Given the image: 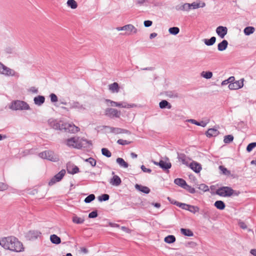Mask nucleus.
Instances as JSON below:
<instances>
[{
  "label": "nucleus",
  "instance_id": "nucleus-1",
  "mask_svg": "<svg viewBox=\"0 0 256 256\" xmlns=\"http://www.w3.org/2000/svg\"><path fill=\"white\" fill-rule=\"evenodd\" d=\"M0 245L5 249L20 252L24 250L22 242L14 236L4 238L0 240Z\"/></svg>",
  "mask_w": 256,
  "mask_h": 256
},
{
  "label": "nucleus",
  "instance_id": "nucleus-2",
  "mask_svg": "<svg viewBox=\"0 0 256 256\" xmlns=\"http://www.w3.org/2000/svg\"><path fill=\"white\" fill-rule=\"evenodd\" d=\"M64 144L68 147H72L78 149L86 148L88 144H92L90 141L80 137H72L68 138L64 140Z\"/></svg>",
  "mask_w": 256,
  "mask_h": 256
},
{
  "label": "nucleus",
  "instance_id": "nucleus-3",
  "mask_svg": "<svg viewBox=\"0 0 256 256\" xmlns=\"http://www.w3.org/2000/svg\"><path fill=\"white\" fill-rule=\"evenodd\" d=\"M9 108L14 110H29L30 109V107L27 102L20 100H16L12 102Z\"/></svg>",
  "mask_w": 256,
  "mask_h": 256
},
{
  "label": "nucleus",
  "instance_id": "nucleus-4",
  "mask_svg": "<svg viewBox=\"0 0 256 256\" xmlns=\"http://www.w3.org/2000/svg\"><path fill=\"white\" fill-rule=\"evenodd\" d=\"M38 156L44 159H46L52 162H56L59 160L58 156L52 150H45L40 152Z\"/></svg>",
  "mask_w": 256,
  "mask_h": 256
},
{
  "label": "nucleus",
  "instance_id": "nucleus-5",
  "mask_svg": "<svg viewBox=\"0 0 256 256\" xmlns=\"http://www.w3.org/2000/svg\"><path fill=\"white\" fill-rule=\"evenodd\" d=\"M68 106H70L69 108L65 106H61L60 108L66 112H68L70 109H76L80 112H82L86 110L85 106L78 101H70L68 102Z\"/></svg>",
  "mask_w": 256,
  "mask_h": 256
},
{
  "label": "nucleus",
  "instance_id": "nucleus-6",
  "mask_svg": "<svg viewBox=\"0 0 256 256\" xmlns=\"http://www.w3.org/2000/svg\"><path fill=\"white\" fill-rule=\"evenodd\" d=\"M234 192V190L230 187L222 186L216 190V194L221 196L228 197L232 196Z\"/></svg>",
  "mask_w": 256,
  "mask_h": 256
},
{
  "label": "nucleus",
  "instance_id": "nucleus-7",
  "mask_svg": "<svg viewBox=\"0 0 256 256\" xmlns=\"http://www.w3.org/2000/svg\"><path fill=\"white\" fill-rule=\"evenodd\" d=\"M106 102H108L110 104V106H116V107H120V108H134L136 106V104H128L126 102H116L112 101L110 100L106 99Z\"/></svg>",
  "mask_w": 256,
  "mask_h": 256
},
{
  "label": "nucleus",
  "instance_id": "nucleus-8",
  "mask_svg": "<svg viewBox=\"0 0 256 256\" xmlns=\"http://www.w3.org/2000/svg\"><path fill=\"white\" fill-rule=\"evenodd\" d=\"M0 74L6 76H18V73H16L14 70L6 66L0 62Z\"/></svg>",
  "mask_w": 256,
  "mask_h": 256
},
{
  "label": "nucleus",
  "instance_id": "nucleus-9",
  "mask_svg": "<svg viewBox=\"0 0 256 256\" xmlns=\"http://www.w3.org/2000/svg\"><path fill=\"white\" fill-rule=\"evenodd\" d=\"M104 114L110 118H119L121 115V112L115 108H107L104 111Z\"/></svg>",
  "mask_w": 256,
  "mask_h": 256
},
{
  "label": "nucleus",
  "instance_id": "nucleus-10",
  "mask_svg": "<svg viewBox=\"0 0 256 256\" xmlns=\"http://www.w3.org/2000/svg\"><path fill=\"white\" fill-rule=\"evenodd\" d=\"M102 127L104 129H110V133H112L114 134H130V132L129 130L124 128H114L107 126H103Z\"/></svg>",
  "mask_w": 256,
  "mask_h": 256
},
{
  "label": "nucleus",
  "instance_id": "nucleus-11",
  "mask_svg": "<svg viewBox=\"0 0 256 256\" xmlns=\"http://www.w3.org/2000/svg\"><path fill=\"white\" fill-rule=\"evenodd\" d=\"M62 128L64 132L70 133H76L80 130L78 127L69 123L62 124Z\"/></svg>",
  "mask_w": 256,
  "mask_h": 256
},
{
  "label": "nucleus",
  "instance_id": "nucleus-12",
  "mask_svg": "<svg viewBox=\"0 0 256 256\" xmlns=\"http://www.w3.org/2000/svg\"><path fill=\"white\" fill-rule=\"evenodd\" d=\"M66 174L65 170H62L58 173L56 174L48 182L49 186H52L57 182H58L62 180L64 176Z\"/></svg>",
  "mask_w": 256,
  "mask_h": 256
},
{
  "label": "nucleus",
  "instance_id": "nucleus-13",
  "mask_svg": "<svg viewBox=\"0 0 256 256\" xmlns=\"http://www.w3.org/2000/svg\"><path fill=\"white\" fill-rule=\"evenodd\" d=\"M166 159V160H160L159 162L154 161L153 163L156 166H158L164 170H168L171 168L172 164L168 158Z\"/></svg>",
  "mask_w": 256,
  "mask_h": 256
},
{
  "label": "nucleus",
  "instance_id": "nucleus-14",
  "mask_svg": "<svg viewBox=\"0 0 256 256\" xmlns=\"http://www.w3.org/2000/svg\"><path fill=\"white\" fill-rule=\"evenodd\" d=\"M244 78H241L228 84V88L230 90H236L241 88L244 86Z\"/></svg>",
  "mask_w": 256,
  "mask_h": 256
},
{
  "label": "nucleus",
  "instance_id": "nucleus-15",
  "mask_svg": "<svg viewBox=\"0 0 256 256\" xmlns=\"http://www.w3.org/2000/svg\"><path fill=\"white\" fill-rule=\"evenodd\" d=\"M66 170L68 174H76L80 172L79 168L70 162L66 164Z\"/></svg>",
  "mask_w": 256,
  "mask_h": 256
},
{
  "label": "nucleus",
  "instance_id": "nucleus-16",
  "mask_svg": "<svg viewBox=\"0 0 256 256\" xmlns=\"http://www.w3.org/2000/svg\"><path fill=\"white\" fill-rule=\"evenodd\" d=\"M41 234V232L38 230H31L26 234V236L28 240H34L40 236Z\"/></svg>",
  "mask_w": 256,
  "mask_h": 256
},
{
  "label": "nucleus",
  "instance_id": "nucleus-17",
  "mask_svg": "<svg viewBox=\"0 0 256 256\" xmlns=\"http://www.w3.org/2000/svg\"><path fill=\"white\" fill-rule=\"evenodd\" d=\"M216 32L221 38H223L228 33V28L226 26H218L216 28Z\"/></svg>",
  "mask_w": 256,
  "mask_h": 256
},
{
  "label": "nucleus",
  "instance_id": "nucleus-18",
  "mask_svg": "<svg viewBox=\"0 0 256 256\" xmlns=\"http://www.w3.org/2000/svg\"><path fill=\"white\" fill-rule=\"evenodd\" d=\"M48 122L51 127L56 130H63L62 128V124H61L56 120L50 119Z\"/></svg>",
  "mask_w": 256,
  "mask_h": 256
},
{
  "label": "nucleus",
  "instance_id": "nucleus-19",
  "mask_svg": "<svg viewBox=\"0 0 256 256\" xmlns=\"http://www.w3.org/2000/svg\"><path fill=\"white\" fill-rule=\"evenodd\" d=\"M124 30L126 31V34L130 35L132 34H136L138 30L132 24H128L124 26Z\"/></svg>",
  "mask_w": 256,
  "mask_h": 256
},
{
  "label": "nucleus",
  "instance_id": "nucleus-20",
  "mask_svg": "<svg viewBox=\"0 0 256 256\" xmlns=\"http://www.w3.org/2000/svg\"><path fill=\"white\" fill-rule=\"evenodd\" d=\"M219 131L214 128H209L206 132V135L208 138L216 136L218 135Z\"/></svg>",
  "mask_w": 256,
  "mask_h": 256
},
{
  "label": "nucleus",
  "instance_id": "nucleus-21",
  "mask_svg": "<svg viewBox=\"0 0 256 256\" xmlns=\"http://www.w3.org/2000/svg\"><path fill=\"white\" fill-rule=\"evenodd\" d=\"M34 103L38 106H41L45 102V98L42 96H38L34 98Z\"/></svg>",
  "mask_w": 256,
  "mask_h": 256
},
{
  "label": "nucleus",
  "instance_id": "nucleus-22",
  "mask_svg": "<svg viewBox=\"0 0 256 256\" xmlns=\"http://www.w3.org/2000/svg\"><path fill=\"white\" fill-rule=\"evenodd\" d=\"M134 187L136 190L146 194H148L150 192V189L146 186L136 184Z\"/></svg>",
  "mask_w": 256,
  "mask_h": 256
},
{
  "label": "nucleus",
  "instance_id": "nucleus-23",
  "mask_svg": "<svg viewBox=\"0 0 256 256\" xmlns=\"http://www.w3.org/2000/svg\"><path fill=\"white\" fill-rule=\"evenodd\" d=\"M190 168L192 170L196 173H198L202 170L201 165L196 162H192L190 164Z\"/></svg>",
  "mask_w": 256,
  "mask_h": 256
},
{
  "label": "nucleus",
  "instance_id": "nucleus-24",
  "mask_svg": "<svg viewBox=\"0 0 256 256\" xmlns=\"http://www.w3.org/2000/svg\"><path fill=\"white\" fill-rule=\"evenodd\" d=\"M108 89L113 93L118 92H119L120 87L118 84L117 82H114L108 85Z\"/></svg>",
  "mask_w": 256,
  "mask_h": 256
},
{
  "label": "nucleus",
  "instance_id": "nucleus-25",
  "mask_svg": "<svg viewBox=\"0 0 256 256\" xmlns=\"http://www.w3.org/2000/svg\"><path fill=\"white\" fill-rule=\"evenodd\" d=\"M122 180L120 178L116 175L114 176L111 179L110 183L114 186H118L120 184Z\"/></svg>",
  "mask_w": 256,
  "mask_h": 256
},
{
  "label": "nucleus",
  "instance_id": "nucleus-26",
  "mask_svg": "<svg viewBox=\"0 0 256 256\" xmlns=\"http://www.w3.org/2000/svg\"><path fill=\"white\" fill-rule=\"evenodd\" d=\"M228 42L226 40H223L218 45V49L219 51H224L228 47Z\"/></svg>",
  "mask_w": 256,
  "mask_h": 256
},
{
  "label": "nucleus",
  "instance_id": "nucleus-27",
  "mask_svg": "<svg viewBox=\"0 0 256 256\" xmlns=\"http://www.w3.org/2000/svg\"><path fill=\"white\" fill-rule=\"evenodd\" d=\"M159 106L160 108L163 109L168 108L170 109L172 108V105L166 100H162L159 103Z\"/></svg>",
  "mask_w": 256,
  "mask_h": 256
},
{
  "label": "nucleus",
  "instance_id": "nucleus-28",
  "mask_svg": "<svg viewBox=\"0 0 256 256\" xmlns=\"http://www.w3.org/2000/svg\"><path fill=\"white\" fill-rule=\"evenodd\" d=\"M174 182L176 184L184 188L186 184V182L182 178H177L174 180Z\"/></svg>",
  "mask_w": 256,
  "mask_h": 256
},
{
  "label": "nucleus",
  "instance_id": "nucleus-29",
  "mask_svg": "<svg viewBox=\"0 0 256 256\" xmlns=\"http://www.w3.org/2000/svg\"><path fill=\"white\" fill-rule=\"evenodd\" d=\"M116 162L121 168H128V164L122 158H118Z\"/></svg>",
  "mask_w": 256,
  "mask_h": 256
},
{
  "label": "nucleus",
  "instance_id": "nucleus-30",
  "mask_svg": "<svg viewBox=\"0 0 256 256\" xmlns=\"http://www.w3.org/2000/svg\"><path fill=\"white\" fill-rule=\"evenodd\" d=\"M172 203L174 205L178 206L179 208H180L183 210H189L188 207L190 206V204H186L184 203H182V202H178L177 201H174V202H172Z\"/></svg>",
  "mask_w": 256,
  "mask_h": 256
},
{
  "label": "nucleus",
  "instance_id": "nucleus-31",
  "mask_svg": "<svg viewBox=\"0 0 256 256\" xmlns=\"http://www.w3.org/2000/svg\"><path fill=\"white\" fill-rule=\"evenodd\" d=\"M214 206L218 210H223L226 207L224 202L222 200H216L214 204Z\"/></svg>",
  "mask_w": 256,
  "mask_h": 256
},
{
  "label": "nucleus",
  "instance_id": "nucleus-32",
  "mask_svg": "<svg viewBox=\"0 0 256 256\" xmlns=\"http://www.w3.org/2000/svg\"><path fill=\"white\" fill-rule=\"evenodd\" d=\"M50 240L52 244H60L61 242L60 238L54 234L50 236Z\"/></svg>",
  "mask_w": 256,
  "mask_h": 256
},
{
  "label": "nucleus",
  "instance_id": "nucleus-33",
  "mask_svg": "<svg viewBox=\"0 0 256 256\" xmlns=\"http://www.w3.org/2000/svg\"><path fill=\"white\" fill-rule=\"evenodd\" d=\"M216 41V38L215 36H212L210 39H204V44L208 46H212Z\"/></svg>",
  "mask_w": 256,
  "mask_h": 256
},
{
  "label": "nucleus",
  "instance_id": "nucleus-34",
  "mask_svg": "<svg viewBox=\"0 0 256 256\" xmlns=\"http://www.w3.org/2000/svg\"><path fill=\"white\" fill-rule=\"evenodd\" d=\"M188 122H191L192 124H196V125L198 126H201L202 127H205L207 124V122H206L204 121H201L200 122H198L194 119H190V120H188Z\"/></svg>",
  "mask_w": 256,
  "mask_h": 256
},
{
  "label": "nucleus",
  "instance_id": "nucleus-35",
  "mask_svg": "<svg viewBox=\"0 0 256 256\" xmlns=\"http://www.w3.org/2000/svg\"><path fill=\"white\" fill-rule=\"evenodd\" d=\"M180 232L182 234L186 236H194L193 232L189 229L182 228L180 229Z\"/></svg>",
  "mask_w": 256,
  "mask_h": 256
},
{
  "label": "nucleus",
  "instance_id": "nucleus-36",
  "mask_svg": "<svg viewBox=\"0 0 256 256\" xmlns=\"http://www.w3.org/2000/svg\"><path fill=\"white\" fill-rule=\"evenodd\" d=\"M254 28L253 26H247L244 28V32L246 36H249L253 34L254 32Z\"/></svg>",
  "mask_w": 256,
  "mask_h": 256
},
{
  "label": "nucleus",
  "instance_id": "nucleus-37",
  "mask_svg": "<svg viewBox=\"0 0 256 256\" xmlns=\"http://www.w3.org/2000/svg\"><path fill=\"white\" fill-rule=\"evenodd\" d=\"M178 158L179 161L181 162L182 164L187 165L188 164V162L186 160V158L185 154H178Z\"/></svg>",
  "mask_w": 256,
  "mask_h": 256
},
{
  "label": "nucleus",
  "instance_id": "nucleus-38",
  "mask_svg": "<svg viewBox=\"0 0 256 256\" xmlns=\"http://www.w3.org/2000/svg\"><path fill=\"white\" fill-rule=\"evenodd\" d=\"M72 220L73 222L76 224H82L84 223V220L83 218L78 217L76 216H74L72 217Z\"/></svg>",
  "mask_w": 256,
  "mask_h": 256
},
{
  "label": "nucleus",
  "instance_id": "nucleus-39",
  "mask_svg": "<svg viewBox=\"0 0 256 256\" xmlns=\"http://www.w3.org/2000/svg\"><path fill=\"white\" fill-rule=\"evenodd\" d=\"M176 241V238L173 235H169L164 238V242L168 244H172Z\"/></svg>",
  "mask_w": 256,
  "mask_h": 256
},
{
  "label": "nucleus",
  "instance_id": "nucleus-40",
  "mask_svg": "<svg viewBox=\"0 0 256 256\" xmlns=\"http://www.w3.org/2000/svg\"><path fill=\"white\" fill-rule=\"evenodd\" d=\"M178 10H181L183 11H189L190 10V4L185 3L181 6L179 8H176Z\"/></svg>",
  "mask_w": 256,
  "mask_h": 256
},
{
  "label": "nucleus",
  "instance_id": "nucleus-41",
  "mask_svg": "<svg viewBox=\"0 0 256 256\" xmlns=\"http://www.w3.org/2000/svg\"><path fill=\"white\" fill-rule=\"evenodd\" d=\"M190 10L191 9H196L199 8H203L205 6V3H202V6L200 5V4L194 2L192 4H190Z\"/></svg>",
  "mask_w": 256,
  "mask_h": 256
},
{
  "label": "nucleus",
  "instance_id": "nucleus-42",
  "mask_svg": "<svg viewBox=\"0 0 256 256\" xmlns=\"http://www.w3.org/2000/svg\"><path fill=\"white\" fill-rule=\"evenodd\" d=\"M67 4L72 9H75L78 6L77 3L74 0H68L67 1Z\"/></svg>",
  "mask_w": 256,
  "mask_h": 256
},
{
  "label": "nucleus",
  "instance_id": "nucleus-43",
  "mask_svg": "<svg viewBox=\"0 0 256 256\" xmlns=\"http://www.w3.org/2000/svg\"><path fill=\"white\" fill-rule=\"evenodd\" d=\"M201 76L206 79H210L212 76V73L211 72H202L201 73Z\"/></svg>",
  "mask_w": 256,
  "mask_h": 256
},
{
  "label": "nucleus",
  "instance_id": "nucleus-44",
  "mask_svg": "<svg viewBox=\"0 0 256 256\" xmlns=\"http://www.w3.org/2000/svg\"><path fill=\"white\" fill-rule=\"evenodd\" d=\"M188 209L189 210H188L189 212H190L194 214L197 212H198L200 210V208L198 206H192V205H190V204L188 207Z\"/></svg>",
  "mask_w": 256,
  "mask_h": 256
},
{
  "label": "nucleus",
  "instance_id": "nucleus-45",
  "mask_svg": "<svg viewBox=\"0 0 256 256\" xmlns=\"http://www.w3.org/2000/svg\"><path fill=\"white\" fill-rule=\"evenodd\" d=\"M167 96L170 98H176L178 97V94L177 92L172 91H168L166 92Z\"/></svg>",
  "mask_w": 256,
  "mask_h": 256
},
{
  "label": "nucleus",
  "instance_id": "nucleus-46",
  "mask_svg": "<svg viewBox=\"0 0 256 256\" xmlns=\"http://www.w3.org/2000/svg\"><path fill=\"white\" fill-rule=\"evenodd\" d=\"M168 32L172 34L176 35L180 32V29L178 27H172L169 28Z\"/></svg>",
  "mask_w": 256,
  "mask_h": 256
},
{
  "label": "nucleus",
  "instance_id": "nucleus-47",
  "mask_svg": "<svg viewBox=\"0 0 256 256\" xmlns=\"http://www.w3.org/2000/svg\"><path fill=\"white\" fill-rule=\"evenodd\" d=\"M95 198L96 197L94 194H90L85 198L84 202L86 204L90 203L93 201Z\"/></svg>",
  "mask_w": 256,
  "mask_h": 256
},
{
  "label": "nucleus",
  "instance_id": "nucleus-48",
  "mask_svg": "<svg viewBox=\"0 0 256 256\" xmlns=\"http://www.w3.org/2000/svg\"><path fill=\"white\" fill-rule=\"evenodd\" d=\"M102 154L107 158H110L112 156L111 152L107 148H102Z\"/></svg>",
  "mask_w": 256,
  "mask_h": 256
},
{
  "label": "nucleus",
  "instance_id": "nucleus-49",
  "mask_svg": "<svg viewBox=\"0 0 256 256\" xmlns=\"http://www.w3.org/2000/svg\"><path fill=\"white\" fill-rule=\"evenodd\" d=\"M234 140V136L232 135H227L224 136V142L225 144H229L232 142Z\"/></svg>",
  "mask_w": 256,
  "mask_h": 256
},
{
  "label": "nucleus",
  "instance_id": "nucleus-50",
  "mask_svg": "<svg viewBox=\"0 0 256 256\" xmlns=\"http://www.w3.org/2000/svg\"><path fill=\"white\" fill-rule=\"evenodd\" d=\"M110 198V196L108 194H102L101 196H99L98 199L99 201H106L108 200Z\"/></svg>",
  "mask_w": 256,
  "mask_h": 256
},
{
  "label": "nucleus",
  "instance_id": "nucleus-51",
  "mask_svg": "<svg viewBox=\"0 0 256 256\" xmlns=\"http://www.w3.org/2000/svg\"><path fill=\"white\" fill-rule=\"evenodd\" d=\"M256 147V142H253L249 144L246 147V151L248 152H250L253 148Z\"/></svg>",
  "mask_w": 256,
  "mask_h": 256
},
{
  "label": "nucleus",
  "instance_id": "nucleus-52",
  "mask_svg": "<svg viewBox=\"0 0 256 256\" xmlns=\"http://www.w3.org/2000/svg\"><path fill=\"white\" fill-rule=\"evenodd\" d=\"M50 98L52 103H54L58 102V96L52 93L50 94Z\"/></svg>",
  "mask_w": 256,
  "mask_h": 256
},
{
  "label": "nucleus",
  "instance_id": "nucleus-53",
  "mask_svg": "<svg viewBox=\"0 0 256 256\" xmlns=\"http://www.w3.org/2000/svg\"><path fill=\"white\" fill-rule=\"evenodd\" d=\"M117 143L119 144L124 146L130 144L131 143V142L128 141L126 140H124L122 139H119L118 140Z\"/></svg>",
  "mask_w": 256,
  "mask_h": 256
},
{
  "label": "nucleus",
  "instance_id": "nucleus-54",
  "mask_svg": "<svg viewBox=\"0 0 256 256\" xmlns=\"http://www.w3.org/2000/svg\"><path fill=\"white\" fill-rule=\"evenodd\" d=\"M85 161L88 162L92 166H94L96 165V160L92 158H89Z\"/></svg>",
  "mask_w": 256,
  "mask_h": 256
},
{
  "label": "nucleus",
  "instance_id": "nucleus-55",
  "mask_svg": "<svg viewBox=\"0 0 256 256\" xmlns=\"http://www.w3.org/2000/svg\"><path fill=\"white\" fill-rule=\"evenodd\" d=\"M184 189L187 190L191 194H194L196 190L194 188H192L191 186H190L188 184H186V186L184 188Z\"/></svg>",
  "mask_w": 256,
  "mask_h": 256
},
{
  "label": "nucleus",
  "instance_id": "nucleus-56",
  "mask_svg": "<svg viewBox=\"0 0 256 256\" xmlns=\"http://www.w3.org/2000/svg\"><path fill=\"white\" fill-rule=\"evenodd\" d=\"M98 216V212L97 210H94L92 212L88 214V218H96Z\"/></svg>",
  "mask_w": 256,
  "mask_h": 256
},
{
  "label": "nucleus",
  "instance_id": "nucleus-57",
  "mask_svg": "<svg viewBox=\"0 0 256 256\" xmlns=\"http://www.w3.org/2000/svg\"><path fill=\"white\" fill-rule=\"evenodd\" d=\"M8 186L3 182H0V191H4L7 190Z\"/></svg>",
  "mask_w": 256,
  "mask_h": 256
},
{
  "label": "nucleus",
  "instance_id": "nucleus-58",
  "mask_svg": "<svg viewBox=\"0 0 256 256\" xmlns=\"http://www.w3.org/2000/svg\"><path fill=\"white\" fill-rule=\"evenodd\" d=\"M146 0H136L135 2L136 4L138 6H142L144 4Z\"/></svg>",
  "mask_w": 256,
  "mask_h": 256
},
{
  "label": "nucleus",
  "instance_id": "nucleus-59",
  "mask_svg": "<svg viewBox=\"0 0 256 256\" xmlns=\"http://www.w3.org/2000/svg\"><path fill=\"white\" fill-rule=\"evenodd\" d=\"M200 188L204 192H206L209 190L208 186L205 184H201L200 186Z\"/></svg>",
  "mask_w": 256,
  "mask_h": 256
},
{
  "label": "nucleus",
  "instance_id": "nucleus-60",
  "mask_svg": "<svg viewBox=\"0 0 256 256\" xmlns=\"http://www.w3.org/2000/svg\"><path fill=\"white\" fill-rule=\"evenodd\" d=\"M140 168L144 172L150 173L152 172V170L146 168L144 165H142Z\"/></svg>",
  "mask_w": 256,
  "mask_h": 256
},
{
  "label": "nucleus",
  "instance_id": "nucleus-61",
  "mask_svg": "<svg viewBox=\"0 0 256 256\" xmlns=\"http://www.w3.org/2000/svg\"><path fill=\"white\" fill-rule=\"evenodd\" d=\"M144 24L145 27H150L152 25V22L150 20H146L144 22Z\"/></svg>",
  "mask_w": 256,
  "mask_h": 256
},
{
  "label": "nucleus",
  "instance_id": "nucleus-62",
  "mask_svg": "<svg viewBox=\"0 0 256 256\" xmlns=\"http://www.w3.org/2000/svg\"><path fill=\"white\" fill-rule=\"evenodd\" d=\"M219 168L222 172V173L225 174H226V172H228V170L222 166H220Z\"/></svg>",
  "mask_w": 256,
  "mask_h": 256
},
{
  "label": "nucleus",
  "instance_id": "nucleus-63",
  "mask_svg": "<svg viewBox=\"0 0 256 256\" xmlns=\"http://www.w3.org/2000/svg\"><path fill=\"white\" fill-rule=\"evenodd\" d=\"M120 228L124 232H126V233H128V234H130L131 232V230L130 229H129L128 228L126 227V226H122L120 227Z\"/></svg>",
  "mask_w": 256,
  "mask_h": 256
},
{
  "label": "nucleus",
  "instance_id": "nucleus-64",
  "mask_svg": "<svg viewBox=\"0 0 256 256\" xmlns=\"http://www.w3.org/2000/svg\"><path fill=\"white\" fill-rule=\"evenodd\" d=\"M108 226L112 228H120V226L118 224L112 223V222H108Z\"/></svg>",
  "mask_w": 256,
  "mask_h": 256
}]
</instances>
